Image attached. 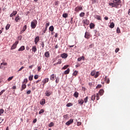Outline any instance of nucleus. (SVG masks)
I'll list each match as a JSON object with an SVG mask.
<instances>
[{"mask_svg": "<svg viewBox=\"0 0 130 130\" xmlns=\"http://www.w3.org/2000/svg\"><path fill=\"white\" fill-rule=\"evenodd\" d=\"M113 3L115 4L116 9H118V8H119V6L121 7V0H113Z\"/></svg>", "mask_w": 130, "mask_h": 130, "instance_id": "obj_1", "label": "nucleus"}, {"mask_svg": "<svg viewBox=\"0 0 130 130\" xmlns=\"http://www.w3.org/2000/svg\"><path fill=\"white\" fill-rule=\"evenodd\" d=\"M37 25V20L34 19L31 22V27L32 29H35L36 26Z\"/></svg>", "mask_w": 130, "mask_h": 130, "instance_id": "obj_2", "label": "nucleus"}, {"mask_svg": "<svg viewBox=\"0 0 130 130\" xmlns=\"http://www.w3.org/2000/svg\"><path fill=\"white\" fill-rule=\"evenodd\" d=\"M49 81V78H45L42 82H43V84H42V85H41V88H44V85H45V84H46V83H48Z\"/></svg>", "mask_w": 130, "mask_h": 130, "instance_id": "obj_3", "label": "nucleus"}, {"mask_svg": "<svg viewBox=\"0 0 130 130\" xmlns=\"http://www.w3.org/2000/svg\"><path fill=\"white\" fill-rule=\"evenodd\" d=\"M18 43L19 41H16L15 43L11 47V50H13V49H15V48H17V45H18Z\"/></svg>", "mask_w": 130, "mask_h": 130, "instance_id": "obj_4", "label": "nucleus"}, {"mask_svg": "<svg viewBox=\"0 0 130 130\" xmlns=\"http://www.w3.org/2000/svg\"><path fill=\"white\" fill-rule=\"evenodd\" d=\"M83 10V8L80 6H78L75 8V12H80V11H82Z\"/></svg>", "mask_w": 130, "mask_h": 130, "instance_id": "obj_5", "label": "nucleus"}, {"mask_svg": "<svg viewBox=\"0 0 130 130\" xmlns=\"http://www.w3.org/2000/svg\"><path fill=\"white\" fill-rule=\"evenodd\" d=\"M62 62V61H61V59H58V62L54 63L53 66H54V67H56L58 64H61Z\"/></svg>", "mask_w": 130, "mask_h": 130, "instance_id": "obj_6", "label": "nucleus"}, {"mask_svg": "<svg viewBox=\"0 0 130 130\" xmlns=\"http://www.w3.org/2000/svg\"><path fill=\"white\" fill-rule=\"evenodd\" d=\"M73 122H74V120L73 119H70L68 121H67L66 123V125H70V124H72V123H73Z\"/></svg>", "mask_w": 130, "mask_h": 130, "instance_id": "obj_7", "label": "nucleus"}, {"mask_svg": "<svg viewBox=\"0 0 130 130\" xmlns=\"http://www.w3.org/2000/svg\"><path fill=\"white\" fill-rule=\"evenodd\" d=\"M85 38L86 39H89L90 38V33L88 32H86L84 36Z\"/></svg>", "mask_w": 130, "mask_h": 130, "instance_id": "obj_8", "label": "nucleus"}, {"mask_svg": "<svg viewBox=\"0 0 130 130\" xmlns=\"http://www.w3.org/2000/svg\"><path fill=\"white\" fill-rule=\"evenodd\" d=\"M15 21V22H16V23H18V22H20V21H21V17H20V16L18 15L17 17H16Z\"/></svg>", "mask_w": 130, "mask_h": 130, "instance_id": "obj_9", "label": "nucleus"}, {"mask_svg": "<svg viewBox=\"0 0 130 130\" xmlns=\"http://www.w3.org/2000/svg\"><path fill=\"white\" fill-rule=\"evenodd\" d=\"M27 86L26 85V84L22 83V84L21 85V91H23V90H25L26 89V87Z\"/></svg>", "mask_w": 130, "mask_h": 130, "instance_id": "obj_10", "label": "nucleus"}, {"mask_svg": "<svg viewBox=\"0 0 130 130\" xmlns=\"http://www.w3.org/2000/svg\"><path fill=\"white\" fill-rule=\"evenodd\" d=\"M55 78H56L55 74H52L50 76V80L51 81H54V79H55Z\"/></svg>", "mask_w": 130, "mask_h": 130, "instance_id": "obj_11", "label": "nucleus"}, {"mask_svg": "<svg viewBox=\"0 0 130 130\" xmlns=\"http://www.w3.org/2000/svg\"><path fill=\"white\" fill-rule=\"evenodd\" d=\"M61 57H62V58H67V57H68V54L66 53L61 54Z\"/></svg>", "mask_w": 130, "mask_h": 130, "instance_id": "obj_12", "label": "nucleus"}, {"mask_svg": "<svg viewBox=\"0 0 130 130\" xmlns=\"http://www.w3.org/2000/svg\"><path fill=\"white\" fill-rule=\"evenodd\" d=\"M105 81L107 84H109V83H110V80L107 76H105Z\"/></svg>", "mask_w": 130, "mask_h": 130, "instance_id": "obj_13", "label": "nucleus"}, {"mask_svg": "<svg viewBox=\"0 0 130 130\" xmlns=\"http://www.w3.org/2000/svg\"><path fill=\"white\" fill-rule=\"evenodd\" d=\"M83 24L89 25V24H90V21L88 20V19L83 20Z\"/></svg>", "mask_w": 130, "mask_h": 130, "instance_id": "obj_14", "label": "nucleus"}, {"mask_svg": "<svg viewBox=\"0 0 130 130\" xmlns=\"http://www.w3.org/2000/svg\"><path fill=\"white\" fill-rule=\"evenodd\" d=\"M109 6H111V7H112V8H116V6L115 5L114 2L109 3Z\"/></svg>", "mask_w": 130, "mask_h": 130, "instance_id": "obj_15", "label": "nucleus"}, {"mask_svg": "<svg viewBox=\"0 0 130 130\" xmlns=\"http://www.w3.org/2000/svg\"><path fill=\"white\" fill-rule=\"evenodd\" d=\"M40 104H41V105H44V104H45V99H42L40 102Z\"/></svg>", "mask_w": 130, "mask_h": 130, "instance_id": "obj_16", "label": "nucleus"}, {"mask_svg": "<svg viewBox=\"0 0 130 130\" xmlns=\"http://www.w3.org/2000/svg\"><path fill=\"white\" fill-rule=\"evenodd\" d=\"M84 101L82 99H80L78 100V103L81 105H83L84 104Z\"/></svg>", "mask_w": 130, "mask_h": 130, "instance_id": "obj_17", "label": "nucleus"}, {"mask_svg": "<svg viewBox=\"0 0 130 130\" xmlns=\"http://www.w3.org/2000/svg\"><path fill=\"white\" fill-rule=\"evenodd\" d=\"M38 41H39V36H37L35 39V44H37L38 43Z\"/></svg>", "mask_w": 130, "mask_h": 130, "instance_id": "obj_18", "label": "nucleus"}, {"mask_svg": "<svg viewBox=\"0 0 130 130\" xmlns=\"http://www.w3.org/2000/svg\"><path fill=\"white\" fill-rule=\"evenodd\" d=\"M17 11H13V13H12L10 15V17H12L13 16H16V14H17Z\"/></svg>", "mask_w": 130, "mask_h": 130, "instance_id": "obj_19", "label": "nucleus"}, {"mask_svg": "<svg viewBox=\"0 0 130 130\" xmlns=\"http://www.w3.org/2000/svg\"><path fill=\"white\" fill-rule=\"evenodd\" d=\"M32 51L33 52H36L37 51V48L36 47V46H34L31 49Z\"/></svg>", "mask_w": 130, "mask_h": 130, "instance_id": "obj_20", "label": "nucleus"}, {"mask_svg": "<svg viewBox=\"0 0 130 130\" xmlns=\"http://www.w3.org/2000/svg\"><path fill=\"white\" fill-rule=\"evenodd\" d=\"M99 94L101 95L102 96V95H103V94H104V90L101 89L100 90L99 92Z\"/></svg>", "mask_w": 130, "mask_h": 130, "instance_id": "obj_21", "label": "nucleus"}, {"mask_svg": "<svg viewBox=\"0 0 130 130\" xmlns=\"http://www.w3.org/2000/svg\"><path fill=\"white\" fill-rule=\"evenodd\" d=\"M26 29H27V25H25L23 26V29L21 31L20 34H22L24 31H26Z\"/></svg>", "mask_w": 130, "mask_h": 130, "instance_id": "obj_22", "label": "nucleus"}, {"mask_svg": "<svg viewBox=\"0 0 130 130\" xmlns=\"http://www.w3.org/2000/svg\"><path fill=\"white\" fill-rule=\"evenodd\" d=\"M44 55H45V57H47V58L49 57V56H50L49 52H48V51L46 52L44 54Z\"/></svg>", "mask_w": 130, "mask_h": 130, "instance_id": "obj_23", "label": "nucleus"}, {"mask_svg": "<svg viewBox=\"0 0 130 130\" xmlns=\"http://www.w3.org/2000/svg\"><path fill=\"white\" fill-rule=\"evenodd\" d=\"M45 94H46V96L49 97V96H50V95H51V92L47 90L45 92Z\"/></svg>", "mask_w": 130, "mask_h": 130, "instance_id": "obj_24", "label": "nucleus"}, {"mask_svg": "<svg viewBox=\"0 0 130 130\" xmlns=\"http://www.w3.org/2000/svg\"><path fill=\"white\" fill-rule=\"evenodd\" d=\"M23 50H25V46H21V47L18 49V51H23Z\"/></svg>", "mask_w": 130, "mask_h": 130, "instance_id": "obj_25", "label": "nucleus"}, {"mask_svg": "<svg viewBox=\"0 0 130 130\" xmlns=\"http://www.w3.org/2000/svg\"><path fill=\"white\" fill-rule=\"evenodd\" d=\"M83 59L84 60L85 59V57L84 56H82L81 57L78 58V61H81V60Z\"/></svg>", "mask_w": 130, "mask_h": 130, "instance_id": "obj_26", "label": "nucleus"}, {"mask_svg": "<svg viewBox=\"0 0 130 130\" xmlns=\"http://www.w3.org/2000/svg\"><path fill=\"white\" fill-rule=\"evenodd\" d=\"M73 96H74L75 98H78V97H79V92L76 91L73 94Z\"/></svg>", "mask_w": 130, "mask_h": 130, "instance_id": "obj_27", "label": "nucleus"}, {"mask_svg": "<svg viewBox=\"0 0 130 130\" xmlns=\"http://www.w3.org/2000/svg\"><path fill=\"white\" fill-rule=\"evenodd\" d=\"M70 68H68L66 71H64V75H69L70 74Z\"/></svg>", "mask_w": 130, "mask_h": 130, "instance_id": "obj_28", "label": "nucleus"}, {"mask_svg": "<svg viewBox=\"0 0 130 130\" xmlns=\"http://www.w3.org/2000/svg\"><path fill=\"white\" fill-rule=\"evenodd\" d=\"M100 74L99 73V72H96V74H94V78H97L99 77Z\"/></svg>", "mask_w": 130, "mask_h": 130, "instance_id": "obj_29", "label": "nucleus"}, {"mask_svg": "<svg viewBox=\"0 0 130 130\" xmlns=\"http://www.w3.org/2000/svg\"><path fill=\"white\" fill-rule=\"evenodd\" d=\"M95 18L99 20H101V16L100 15H95Z\"/></svg>", "mask_w": 130, "mask_h": 130, "instance_id": "obj_30", "label": "nucleus"}, {"mask_svg": "<svg viewBox=\"0 0 130 130\" xmlns=\"http://www.w3.org/2000/svg\"><path fill=\"white\" fill-rule=\"evenodd\" d=\"M46 24H45V28H48L50 24V22H49L48 21H46Z\"/></svg>", "mask_w": 130, "mask_h": 130, "instance_id": "obj_31", "label": "nucleus"}, {"mask_svg": "<svg viewBox=\"0 0 130 130\" xmlns=\"http://www.w3.org/2000/svg\"><path fill=\"white\" fill-rule=\"evenodd\" d=\"M88 99H89V97L88 96H86L84 99V103H87L88 102Z\"/></svg>", "mask_w": 130, "mask_h": 130, "instance_id": "obj_32", "label": "nucleus"}, {"mask_svg": "<svg viewBox=\"0 0 130 130\" xmlns=\"http://www.w3.org/2000/svg\"><path fill=\"white\" fill-rule=\"evenodd\" d=\"M95 98H96V95L94 94L91 96V100H92V101H94Z\"/></svg>", "mask_w": 130, "mask_h": 130, "instance_id": "obj_33", "label": "nucleus"}, {"mask_svg": "<svg viewBox=\"0 0 130 130\" xmlns=\"http://www.w3.org/2000/svg\"><path fill=\"white\" fill-rule=\"evenodd\" d=\"M89 27L91 29H93V28H94V27H95V25L94 24V23H91Z\"/></svg>", "mask_w": 130, "mask_h": 130, "instance_id": "obj_34", "label": "nucleus"}, {"mask_svg": "<svg viewBox=\"0 0 130 130\" xmlns=\"http://www.w3.org/2000/svg\"><path fill=\"white\" fill-rule=\"evenodd\" d=\"M49 30L50 31H51V32H53V30H54V27H53V26H50Z\"/></svg>", "mask_w": 130, "mask_h": 130, "instance_id": "obj_35", "label": "nucleus"}, {"mask_svg": "<svg viewBox=\"0 0 130 130\" xmlns=\"http://www.w3.org/2000/svg\"><path fill=\"white\" fill-rule=\"evenodd\" d=\"M10 27H11V24H8L6 26V30H9V29H10Z\"/></svg>", "mask_w": 130, "mask_h": 130, "instance_id": "obj_36", "label": "nucleus"}, {"mask_svg": "<svg viewBox=\"0 0 130 130\" xmlns=\"http://www.w3.org/2000/svg\"><path fill=\"white\" fill-rule=\"evenodd\" d=\"M110 28H114V23L112 22L110 25Z\"/></svg>", "mask_w": 130, "mask_h": 130, "instance_id": "obj_37", "label": "nucleus"}, {"mask_svg": "<svg viewBox=\"0 0 130 130\" xmlns=\"http://www.w3.org/2000/svg\"><path fill=\"white\" fill-rule=\"evenodd\" d=\"M66 106L67 107H71V106H73V104L69 103L68 104H67Z\"/></svg>", "mask_w": 130, "mask_h": 130, "instance_id": "obj_38", "label": "nucleus"}, {"mask_svg": "<svg viewBox=\"0 0 130 130\" xmlns=\"http://www.w3.org/2000/svg\"><path fill=\"white\" fill-rule=\"evenodd\" d=\"M13 79H14V76L10 77L8 78V81L10 82V81H12V80H13Z\"/></svg>", "mask_w": 130, "mask_h": 130, "instance_id": "obj_39", "label": "nucleus"}, {"mask_svg": "<svg viewBox=\"0 0 130 130\" xmlns=\"http://www.w3.org/2000/svg\"><path fill=\"white\" fill-rule=\"evenodd\" d=\"M62 17H63V18H68V14L67 13L63 14Z\"/></svg>", "mask_w": 130, "mask_h": 130, "instance_id": "obj_40", "label": "nucleus"}, {"mask_svg": "<svg viewBox=\"0 0 130 130\" xmlns=\"http://www.w3.org/2000/svg\"><path fill=\"white\" fill-rule=\"evenodd\" d=\"M53 125H54V124L53 123V122H52L49 124L48 126L49 127H51L52 126H53Z\"/></svg>", "mask_w": 130, "mask_h": 130, "instance_id": "obj_41", "label": "nucleus"}, {"mask_svg": "<svg viewBox=\"0 0 130 130\" xmlns=\"http://www.w3.org/2000/svg\"><path fill=\"white\" fill-rule=\"evenodd\" d=\"M69 65L64 66L62 68V70H67V69H68V68H69Z\"/></svg>", "mask_w": 130, "mask_h": 130, "instance_id": "obj_42", "label": "nucleus"}, {"mask_svg": "<svg viewBox=\"0 0 130 130\" xmlns=\"http://www.w3.org/2000/svg\"><path fill=\"white\" fill-rule=\"evenodd\" d=\"M28 79L29 81H32L33 80V75L29 76Z\"/></svg>", "mask_w": 130, "mask_h": 130, "instance_id": "obj_43", "label": "nucleus"}, {"mask_svg": "<svg viewBox=\"0 0 130 130\" xmlns=\"http://www.w3.org/2000/svg\"><path fill=\"white\" fill-rule=\"evenodd\" d=\"M59 82V77H57L55 80V83H56L57 84H58Z\"/></svg>", "mask_w": 130, "mask_h": 130, "instance_id": "obj_44", "label": "nucleus"}, {"mask_svg": "<svg viewBox=\"0 0 130 130\" xmlns=\"http://www.w3.org/2000/svg\"><path fill=\"white\" fill-rule=\"evenodd\" d=\"M80 17H84V16H85V13L84 12H81L80 15H79Z\"/></svg>", "mask_w": 130, "mask_h": 130, "instance_id": "obj_45", "label": "nucleus"}, {"mask_svg": "<svg viewBox=\"0 0 130 130\" xmlns=\"http://www.w3.org/2000/svg\"><path fill=\"white\" fill-rule=\"evenodd\" d=\"M44 110L42 109H41V110L39 111V114H41V113H44Z\"/></svg>", "mask_w": 130, "mask_h": 130, "instance_id": "obj_46", "label": "nucleus"}, {"mask_svg": "<svg viewBox=\"0 0 130 130\" xmlns=\"http://www.w3.org/2000/svg\"><path fill=\"white\" fill-rule=\"evenodd\" d=\"M95 71L91 72L90 73L91 76H95Z\"/></svg>", "mask_w": 130, "mask_h": 130, "instance_id": "obj_47", "label": "nucleus"}, {"mask_svg": "<svg viewBox=\"0 0 130 130\" xmlns=\"http://www.w3.org/2000/svg\"><path fill=\"white\" fill-rule=\"evenodd\" d=\"M102 87V85L101 84H99L96 86V89H99V88H101Z\"/></svg>", "mask_w": 130, "mask_h": 130, "instance_id": "obj_48", "label": "nucleus"}, {"mask_svg": "<svg viewBox=\"0 0 130 130\" xmlns=\"http://www.w3.org/2000/svg\"><path fill=\"white\" fill-rule=\"evenodd\" d=\"M78 75V71H75L73 73V76H77Z\"/></svg>", "mask_w": 130, "mask_h": 130, "instance_id": "obj_49", "label": "nucleus"}, {"mask_svg": "<svg viewBox=\"0 0 130 130\" xmlns=\"http://www.w3.org/2000/svg\"><path fill=\"white\" fill-rule=\"evenodd\" d=\"M99 93H96V100H99L100 99V98L99 97Z\"/></svg>", "mask_w": 130, "mask_h": 130, "instance_id": "obj_50", "label": "nucleus"}, {"mask_svg": "<svg viewBox=\"0 0 130 130\" xmlns=\"http://www.w3.org/2000/svg\"><path fill=\"white\" fill-rule=\"evenodd\" d=\"M23 84H27L28 83V79H24V81H23Z\"/></svg>", "mask_w": 130, "mask_h": 130, "instance_id": "obj_51", "label": "nucleus"}, {"mask_svg": "<svg viewBox=\"0 0 130 130\" xmlns=\"http://www.w3.org/2000/svg\"><path fill=\"white\" fill-rule=\"evenodd\" d=\"M25 67H24L23 66H22L18 71V72H21V71H22V70H23V69H24Z\"/></svg>", "mask_w": 130, "mask_h": 130, "instance_id": "obj_52", "label": "nucleus"}, {"mask_svg": "<svg viewBox=\"0 0 130 130\" xmlns=\"http://www.w3.org/2000/svg\"><path fill=\"white\" fill-rule=\"evenodd\" d=\"M117 33H119L120 32V29H119V27H117L116 29Z\"/></svg>", "mask_w": 130, "mask_h": 130, "instance_id": "obj_53", "label": "nucleus"}, {"mask_svg": "<svg viewBox=\"0 0 130 130\" xmlns=\"http://www.w3.org/2000/svg\"><path fill=\"white\" fill-rule=\"evenodd\" d=\"M38 77H39L38 75H36L34 76V79L35 80H37V79H38Z\"/></svg>", "mask_w": 130, "mask_h": 130, "instance_id": "obj_54", "label": "nucleus"}, {"mask_svg": "<svg viewBox=\"0 0 130 130\" xmlns=\"http://www.w3.org/2000/svg\"><path fill=\"white\" fill-rule=\"evenodd\" d=\"M4 113V110L3 109H1L0 110V115H2Z\"/></svg>", "mask_w": 130, "mask_h": 130, "instance_id": "obj_55", "label": "nucleus"}, {"mask_svg": "<svg viewBox=\"0 0 130 130\" xmlns=\"http://www.w3.org/2000/svg\"><path fill=\"white\" fill-rule=\"evenodd\" d=\"M93 46H94V44H91L89 46V48H92Z\"/></svg>", "mask_w": 130, "mask_h": 130, "instance_id": "obj_56", "label": "nucleus"}, {"mask_svg": "<svg viewBox=\"0 0 130 130\" xmlns=\"http://www.w3.org/2000/svg\"><path fill=\"white\" fill-rule=\"evenodd\" d=\"M118 51H119V48H117L115 49V52L116 53H117V52H118Z\"/></svg>", "mask_w": 130, "mask_h": 130, "instance_id": "obj_57", "label": "nucleus"}, {"mask_svg": "<svg viewBox=\"0 0 130 130\" xmlns=\"http://www.w3.org/2000/svg\"><path fill=\"white\" fill-rule=\"evenodd\" d=\"M26 94H27V95H29V94H31V90H29L26 92Z\"/></svg>", "mask_w": 130, "mask_h": 130, "instance_id": "obj_58", "label": "nucleus"}, {"mask_svg": "<svg viewBox=\"0 0 130 130\" xmlns=\"http://www.w3.org/2000/svg\"><path fill=\"white\" fill-rule=\"evenodd\" d=\"M6 90L4 89L0 92V96L5 92Z\"/></svg>", "mask_w": 130, "mask_h": 130, "instance_id": "obj_59", "label": "nucleus"}, {"mask_svg": "<svg viewBox=\"0 0 130 130\" xmlns=\"http://www.w3.org/2000/svg\"><path fill=\"white\" fill-rule=\"evenodd\" d=\"M42 47L43 48L44 47V42H42V44H41Z\"/></svg>", "mask_w": 130, "mask_h": 130, "instance_id": "obj_60", "label": "nucleus"}, {"mask_svg": "<svg viewBox=\"0 0 130 130\" xmlns=\"http://www.w3.org/2000/svg\"><path fill=\"white\" fill-rule=\"evenodd\" d=\"M7 62H5V63H1V66H7Z\"/></svg>", "mask_w": 130, "mask_h": 130, "instance_id": "obj_61", "label": "nucleus"}, {"mask_svg": "<svg viewBox=\"0 0 130 130\" xmlns=\"http://www.w3.org/2000/svg\"><path fill=\"white\" fill-rule=\"evenodd\" d=\"M82 122H77V125L79 126V125H81Z\"/></svg>", "mask_w": 130, "mask_h": 130, "instance_id": "obj_62", "label": "nucleus"}, {"mask_svg": "<svg viewBox=\"0 0 130 130\" xmlns=\"http://www.w3.org/2000/svg\"><path fill=\"white\" fill-rule=\"evenodd\" d=\"M47 31V28L45 27L44 30H43V33H45Z\"/></svg>", "mask_w": 130, "mask_h": 130, "instance_id": "obj_63", "label": "nucleus"}, {"mask_svg": "<svg viewBox=\"0 0 130 130\" xmlns=\"http://www.w3.org/2000/svg\"><path fill=\"white\" fill-rule=\"evenodd\" d=\"M41 70V67H38V72H40Z\"/></svg>", "mask_w": 130, "mask_h": 130, "instance_id": "obj_64", "label": "nucleus"}]
</instances>
